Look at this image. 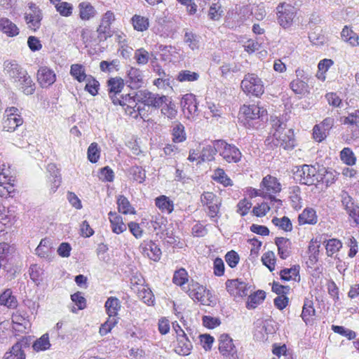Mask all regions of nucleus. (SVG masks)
<instances>
[{
  "label": "nucleus",
  "instance_id": "obj_27",
  "mask_svg": "<svg viewBox=\"0 0 359 359\" xmlns=\"http://www.w3.org/2000/svg\"><path fill=\"white\" fill-rule=\"evenodd\" d=\"M0 262L2 271L13 276L18 270L19 257L0 258Z\"/></svg>",
  "mask_w": 359,
  "mask_h": 359
},
{
  "label": "nucleus",
  "instance_id": "obj_37",
  "mask_svg": "<svg viewBox=\"0 0 359 359\" xmlns=\"http://www.w3.org/2000/svg\"><path fill=\"white\" fill-rule=\"evenodd\" d=\"M266 297V293L263 290H257V292L251 294L248 297V302L246 303V307L248 309H255L264 300Z\"/></svg>",
  "mask_w": 359,
  "mask_h": 359
},
{
  "label": "nucleus",
  "instance_id": "obj_1",
  "mask_svg": "<svg viewBox=\"0 0 359 359\" xmlns=\"http://www.w3.org/2000/svg\"><path fill=\"white\" fill-rule=\"evenodd\" d=\"M4 71L13 85L25 95L34 94L35 83L27 70L15 60H6L4 63Z\"/></svg>",
  "mask_w": 359,
  "mask_h": 359
},
{
  "label": "nucleus",
  "instance_id": "obj_17",
  "mask_svg": "<svg viewBox=\"0 0 359 359\" xmlns=\"http://www.w3.org/2000/svg\"><path fill=\"white\" fill-rule=\"evenodd\" d=\"M29 346L27 338H22L15 343L9 352L4 355V359H25V353L23 347Z\"/></svg>",
  "mask_w": 359,
  "mask_h": 359
},
{
  "label": "nucleus",
  "instance_id": "obj_32",
  "mask_svg": "<svg viewBox=\"0 0 359 359\" xmlns=\"http://www.w3.org/2000/svg\"><path fill=\"white\" fill-rule=\"evenodd\" d=\"M104 306L109 317L110 318H116L118 311L121 309L120 301L116 297H109L105 302Z\"/></svg>",
  "mask_w": 359,
  "mask_h": 359
},
{
  "label": "nucleus",
  "instance_id": "obj_64",
  "mask_svg": "<svg viewBox=\"0 0 359 359\" xmlns=\"http://www.w3.org/2000/svg\"><path fill=\"white\" fill-rule=\"evenodd\" d=\"M56 10L62 16L68 17L72 15L73 7L67 2H61L55 6Z\"/></svg>",
  "mask_w": 359,
  "mask_h": 359
},
{
  "label": "nucleus",
  "instance_id": "obj_29",
  "mask_svg": "<svg viewBox=\"0 0 359 359\" xmlns=\"http://www.w3.org/2000/svg\"><path fill=\"white\" fill-rule=\"evenodd\" d=\"M184 42L192 50L199 48L200 36L189 29H184Z\"/></svg>",
  "mask_w": 359,
  "mask_h": 359
},
{
  "label": "nucleus",
  "instance_id": "obj_45",
  "mask_svg": "<svg viewBox=\"0 0 359 359\" xmlns=\"http://www.w3.org/2000/svg\"><path fill=\"white\" fill-rule=\"evenodd\" d=\"M70 74L79 82L84 81L88 76L85 73L84 67L80 64L72 65L70 69Z\"/></svg>",
  "mask_w": 359,
  "mask_h": 359
},
{
  "label": "nucleus",
  "instance_id": "obj_4",
  "mask_svg": "<svg viewBox=\"0 0 359 359\" xmlns=\"http://www.w3.org/2000/svg\"><path fill=\"white\" fill-rule=\"evenodd\" d=\"M241 87L247 94L259 97L264 92V86L262 79L255 74H247L242 80Z\"/></svg>",
  "mask_w": 359,
  "mask_h": 359
},
{
  "label": "nucleus",
  "instance_id": "obj_20",
  "mask_svg": "<svg viewBox=\"0 0 359 359\" xmlns=\"http://www.w3.org/2000/svg\"><path fill=\"white\" fill-rule=\"evenodd\" d=\"M47 171L49 173L48 180L50 182V190L55 192L61 184V175L59 169L55 163H49L47 165Z\"/></svg>",
  "mask_w": 359,
  "mask_h": 359
},
{
  "label": "nucleus",
  "instance_id": "obj_59",
  "mask_svg": "<svg viewBox=\"0 0 359 359\" xmlns=\"http://www.w3.org/2000/svg\"><path fill=\"white\" fill-rule=\"evenodd\" d=\"M149 53L144 48H140L135 50L134 54V59L136 62L140 65H146L149 62Z\"/></svg>",
  "mask_w": 359,
  "mask_h": 359
},
{
  "label": "nucleus",
  "instance_id": "obj_41",
  "mask_svg": "<svg viewBox=\"0 0 359 359\" xmlns=\"http://www.w3.org/2000/svg\"><path fill=\"white\" fill-rule=\"evenodd\" d=\"M172 141L176 143L184 142L186 138V133L184 126L181 123H176L173 124L172 128Z\"/></svg>",
  "mask_w": 359,
  "mask_h": 359
},
{
  "label": "nucleus",
  "instance_id": "obj_26",
  "mask_svg": "<svg viewBox=\"0 0 359 359\" xmlns=\"http://www.w3.org/2000/svg\"><path fill=\"white\" fill-rule=\"evenodd\" d=\"M174 351L180 355H188L192 349V343L189 338H177L173 344Z\"/></svg>",
  "mask_w": 359,
  "mask_h": 359
},
{
  "label": "nucleus",
  "instance_id": "obj_14",
  "mask_svg": "<svg viewBox=\"0 0 359 359\" xmlns=\"http://www.w3.org/2000/svg\"><path fill=\"white\" fill-rule=\"evenodd\" d=\"M144 256L151 260L158 262L161 257V250L159 246L152 241H144L140 246Z\"/></svg>",
  "mask_w": 359,
  "mask_h": 359
},
{
  "label": "nucleus",
  "instance_id": "obj_21",
  "mask_svg": "<svg viewBox=\"0 0 359 359\" xmlns=\"http://www.w3.org/2000/svg\"><path fill=\"white\" fill-rule=\"evenodd\" d=\"M260 187L264 188L268 194H277L281 191V184L278 179L272 175H268L262 179Z\"/></svg>",
  "mask_w": 359,
  "mask_h": 359
},
{
  "label": "nucleus",
  "instance_id": "obj_60",
  "mask_svg": "<svg viewBox=\"0 0 359 359\" xmlns=\"http://www.w3.org/2000/svg\"><path fill=\"white\" fill-rule=\"evenodd\" d=\"M314 313L315 309L312 306V302L311 301L305 302L302 313V318L303 320L307 324L309 321V318L313 316Z\"/></svg>",
  "mask_w": 359,
  "mask_h": 359
},
{
  "label": "nucleus",
  "instance_id": "obj_7",
  "mask_svg": "<svg viewBox=\"0 0 359 359\" xmlns=\"http://www.w3.org/2000/svg\"><path fill=\"white\" fill-rule=\"evenodd\" d=\"M278 21L283 28L290 27L297 14V9L291 4L283 3L277 8Z\"/></svg>",
  "mask_w": 359,
  "mask_h": 359
},
{
  "label": "nucleus",
  "instance_id": "obj_43",
  "mask_svg": "<svg viewBox=\"0 0 359 359\" xmlns=\"http://www.w3.org/2000/svg\"><path fill=\"white\" fill-rule=\"evenodd\" d=\"M117 205L118 212L122 214L128 215L135 213L134 208L132 207L128 198L123 195L118 196Z\"/></svg>",
  "mask_w": 359,
  "mask_h": 359
},
{
  "label": "nucleus",
  "instance_id": "obj_25",
  "mask_svg": "<svg viewBox=\"0 0 359 359\" xmlns=\"http://www.w3.org/2000/svg\"><path fill=\"white\" fill-rule=\"evenodd\" d=\"M109 97L113 102L114 96L121 97V90L124 87L123 80L121 78H111L108 82Z\"/></svg>",
  "mask_w": 359,
  "mask_h": 359
},
{
  "label": "nucleus",
  "instance_id": "obj_62",
  "mask_svg": "<svg viewBox=\"0 0 359 359\" xmlns=\"http://www.w3.org/2000/svg\"><path fill=\"white\" fill-rule=\"evenodd\" d=\"M165 105L161 109V113L166 116L170 119H174L176 117L177 111L175 109V104L170 102L168 104L167 102L165 103Z\"/></svg>",
  "mask_w": 359,
  "mask_h": 359
},
{
  "label": "nucleus",
  "instance_id": "obj_11",
  "mask_svg": "<svg viewBox=\"0 0 359 359\" xmlns=\"http://www.w3.org/2000/svg\"><path fill=\"white\" fill-rule=\"evenodd\" d=\"M250 285L241 279L227 280L226 288L227 292L234 297H243L248 295Z\"/></svg>",
  "mask_w": 359,
  "mask_h": 359
},
{
  "label": "nucleus",
  "instance_id": "obj_36",
  "mask_svg": "<svg viewBox=\"0 0 359 359\" xmlns=\"http://www.w3.org/2000/svg\"><path fill=\"white\" fill-rule=\"evenodd\" d=\"M300 224H314L317 222L316 211L313 208H306L298 217Z\"/></svg>",
  "mask_w": 359,
  "mask_h": 359
},
{
  "label": "nucleus",
  "instance_id": "obj_30",
  "mask_svg": "<svg viewBox=\"0 0 359 359\" xmlns=\"http://www.w3.org/2000/svg\"><path fill=\"white\" fill-rule=\"evenodd\" d=\"M35 253L41 258L50 259L52 248L49 240L42 239L35 250Z\"/></svg>",
  "mask_w": 359,
  "mask_h": 359
},
{
  "label": "nucleus",
  "instance_id": "obj_9",
  "mask_svg": "<svg viewBox=\"0 0 359 359\" xmlns=\"http://www.w3.org/2000/svg\"><path fill=\"white\" fill-rule=\"evenodd\" d=\"M29 10L25 13V20L29 29L36 32L41 27L43 15L41 9L35 4H28Z\"/></svg>",
  "mask_w": 359,
  "mask_h": 359
},
{
  "label": "nucleus",
  "instance_id": "obj_54",
  "mask_svg": "<svg viewBox=\"0 0 359 359\" xmlns=\"http://www.w3.org/2000/svg\"><path fill=\"white\" fill-rule=\"evenodd\" d=\"M88 159L91 163H96L100 158V150L96 142H93L88 148Z\"/></svg>",
  "mask_w": 359,
  "mask_h": 359
},
{
  "label": "nucleus",
  "instance_id": "obj_40",
  "mask_svg": "<svg viewBox=\"0 0 359 359\" xmlns=\"http://www.w3.org/2000/svg\"><path fill=\"white\" fill-rule=\"evenodd\" d=\"M17 304L16 298L12 294L11 290L7 289L0 295L1 305L13 309L17 306Z\"/></svg>",
  "mask_w": 359,
  "mask_h": 359
},
{
  "label": "nucleus",
  "instance_id": "obj_52",
  "mask_svg": "<svg viewBox=\"0 0 359 359\" xmlns=\"http://www.w3.org/2000/svg\"><path fill=\"white\" fill-rule=\"evenodd\" d=\"M29 273L33 282L39 285L42 280L41 276L43 271L39 265L32 264L29 269Z\"/></svg>",
  "mask_w": 359,
  "mask_h": 359
},
{
  "label": "nucleus",
  "instance_id": "obj_47",
  "mask_svg": "<svg viewBox=\"0 0 359 359\" xmlns=\"http://www.w3.org/2000/svg\"><path fill=\"white\" fill-rule=\"evenodd\" d=\"M205 4H211L208 12L209 18L212 20H218L221 18L222 13L221 6L219 4V0H212V1H208L205 2Z\"/></svg>",
  "mask_w": 359,
  "mask_h": 359
},
{
  "label": "nucleus",
  "instance_id": "obj_51",
  "mask_svg": "<svg viewBox=\"0 0 359 359\" xmlns=\"http://www.w3.org/2000/svg\"><path fill=\"white\" fill-rule=\"evenodd\" d=\"M272 223L285 231H290L292 229V224L290 219L285 216L282 218L273 217L272 219Z\"/></svg>",
  "mask_w": 359,
  "mask_h": 359
},
{
  "label": "nucleus",
  "instance_id": "obj_35",
  "mask_svg": "<svg viewBox=\"0 0 359 359\" xmlns=\"http://www.w3.org/2000/svg\"><path fill=\"white\" fill-rule=\"evenodd\" d=\"M341 36L342 40L348 43L351 46L355 47L359 45L358 36L348 26H345L341 32Z\"/></svg>",
  "mask_w": 359,
  "mask_h": 359
},
{
  "label": "nucleus",
  "instance_id": "obj_13",
  "mask_svg": "<svg viewBox=\"0 0 359 359\" xmlns=\"http://www.w3.org/2000/svg\"><path fill=\"white\" fill-rule=\"evenodd\" d=\"M183 113L187 118L195 116L198 111V103L196 96L194 94L188 93L184 95L180 102Z\"/></svg>",
  "mask_w": 359,
  "mask_h": 359
},
{
  "label": "nucleus",
  "instance_id": "obj_42",
  "mask_svg": "<svg viewBox=\"0 0 359 359\" xmlns=\"http://www.w3.org/2000/svg\"><path fill=\"white\" fill-rule=\"evenodd\" d=\"M309 81L294 79L290 83V88L295 94L304 95L309 92Z\"/></svg>",
  "mask_w": 359,
  "mask_h": 359
},
{
  "label": "nucleus",
  "instance_id": "obj_56",
  "mask_svg": "<svg viewBox=\"0 0 359 359\" xmlns=\"http://www.w3.org/2000/svg\"><path fill=\"white\" fill-rule=\"evenodd\" d=\"M85 81L87 82L85 90L92 95H97L100 86L99 82L90 75H89Z\"/></svg>",
  "mask_w": 359,
  "mask_h": 359
},
{
  "label": "nucleus",
  "instance_id": "obj_8",
  "mask_svg": "<svg viewBox=\"0 0 359 359\" xmlns=\"http://www.w3.org/2000/svg\"><path fill=\"white\" fill-rule=\"evenodd\" d=\"M241 111L243 114V119L242 121L246 127L249 128H255V126L253 121L259 118H263V116L266 113L264 109H262L259 106L255 104L248 106L244 105L241 108Z\"/></svg>",
  "mask_w": 359,
  "mask_h": 359
},
{
  "label": "nucleus",
  "instance_id": "obj_12",
  "mask_svg": "<svg viewBox=\"0 0 359 359\" xmlns=\"http://www.w3.org/2000/svg\"><path fill=\"white\" fill-rule=\"evenodd\" d=\"M113 103L114 104H119L123 107L126 106V112L130 116H133L135 113V108L140 103L136 99V92L134 93H128L121 97L114 96L113 98Z\"/></svg>",
  "mask_w": 359,
  "mask_h": 359
},
{
  "label": "nucleus",
  "instance_id": "obj_33",
  "mask_svg": "<svg viewBox=\"0 0 359 359\" xmlns=\"http://www.w3.org/2000/svg\"><path fill=\"white\" fill-rule=\"evenodd\" d=\"M12 320L13 323L15 325L13 328L18 332L27 333L25 330L30 327V323L29 320H26L25 316L18 312L13 316Z\"/></svg>",
  "mask_w": 359,
  "mask_h": 359
},
{
  "label": "nucleus",
  "instance_id": "obj_6",
  "mask_svg": "<svg viewBox=\"0 0 359 359\" xmlns=\"http://www.w3.org/2000/svg\"><path fill=\"white\" fill-rule=\"evenodd\" d=\"M187 293L192 299L197 300L203 305L210 306L212 303L210 291L197 282L191 280L188 284Z\"/></svg>",
  "mask_w": 359,
  "mask_h": 359
},
{
  "label": "nucleus",
  "instance_id": "obj_5",
  "mask_svg": "<svg viewBox=\"0 0 359 359\" xmlns=\"http://www.w3.org/2000/svg\"><path fill=\"white\" fill-rule=\"evenodd\" d=\"M136 99L137 102L143 104L144 106L155 109L161 107L164 103L168 102V97L166 96L151 93L148 90L137 91Z\"/></svg>",
  "mask_w": 359,
  "mask_h": 359
},
{
  "label": "nucleus",
  "instance_id": "obj_46",
  "mask_svg": "<svg viewBox=\"0 0 359 359\" xmlns=\"http://www.w3.org/2000/svg\"><path fill=\"white\" fill-rule=\"evenodd\" d=\"M132 23L135 29L139 32L147 30L149 27V19L138 15L132 18Z\"/></svg>",
  "mask_w": 359,
  "mask_h": 359
},
{
  "label": "nucleus",
  "instance_id": "obj_61",
  "mask_svg": "<svg viewBox=\"0 0 359 359\" xmlns=\"http://www.w3.org/2000/svg\"><path fill=\"white\" fill-rule=\"evenodd\" d=\"M130 174L133 175V180L142 183L146 178L145 170L140 166H133L130 169Z\"/></svg>",
  "mask_w": 359,
  "mask_h": 359
},
{
  "label": "nucleus",
  "instance_id": "obj_55",
  "mask_svg": "<svg viewBox=\"0 0 359 359\" xmlns=\"http://www.w3.org/2000/svg\"><path fill=\"white\" fill-rule=\"evenodd\" d=\"M188 281V274L184 269L176 271L172 278V282L177 285L182 286Z\"/></svg>",
  "mask_w": 359,
  "mask_h": 359
},
{
  "label": "nucleus",
  "instance_id": "obj_48",
  "mask_svg": "<svg viewBox=\"0 0 359 359\" xmlns=\"http://www.w3.org/2000/svg\"><path fill=\"white\" fill-rule=\"evenodd\" d=\"M19 257L16 249L13 245L4 243L0 246V258Z\"/></svg>",
  "mask_w": 359,
  "mask_h": 359
},
{
  "label": "nucleus",
  "instance_id": "obj_50",
  "mask_svg": "<svg viewBox=\"0 0 359 359\" xmlns=\"http://www.w3.org/2000/svg\"><path fill=\"white\" fill-rule=\"evenodd\" d=\"M340 157L341 161L348 165H353L355 163L356 158L353 151L348 147L341 150Z\"/></svg>",
  "mask_w": 359,
  "mask_h": 359
},
{
  "label": "nucleus",
  "instance_id": "obj_18",
  "mask_svg": "<svg viewBox=\"0 0 359 359\" xmlns=\"http://www.w3.org/2000/svg\"><path fill=\"white\" fill-rule=\"evenodd\" d=\"M56 76L53 70L41 67L37 72V80L42 88H47L55 81Z\"/></svg>",
  "mask_w": 359,
  "mask_h": 359
},
{
  "label": "nucleus",
  "instance_id": "obj_44",
  "mask_svg": "<svg viewBox=\"0 0 359 359\" xmlns=\"http://www.w3.org/2000/svg\"><path fill=\"white\" fill-rule=\"evenodd\" d=\"M200 77L198 72L190 70H181L178 72L176 79L179 82H193L197 81Z\"/></svg>",
  "mask_w": 359,
  "mask_h": 359
},
{
  "label": "nucleus",
  "instance_id": "obj_31",
  "mask_svg": "<svg viewBox=\"0 0 359 359\" xmlns=\"http://www.w3.org/2000/svg\"><path fill=\"white\" fill-rule=\"evenodd\" d=\"M155 204L160 210L168 214L171 213L174 209V204L168 196L162 195L155 199Z\"/></svg>",
  "mask_w": 359,
  "mask_h": 359
},
{
  "label": "nucleus",
  "instance_id": "obj_3",
  "mask_svg": "<svg viewBox=\"0 0 359 359\" xmlns=\"http://www.w3.org/2000/svg\"><path fill=\"white\" fill-rule=\"evenodd\" d=\"M215 145L219 149V154L227 163H237L241 161L242 153L234 144H229L223 140H215Z\"/></svg>",
  "mask_w": 359,
  "mask_h": 359
},
{
  "label": "nucleus",
  "instance_id": "obj_15",
  "mask_svg": "<svg viewBox=\"0 0 359 359\" xmlns=\"http://www.w3.org/2000/svg\"><path fill=\"white\" fill-rule=\"evenodd\" d=\"M341 198V203L347 213L357 224H359V207L354 205L353 198L348 195L347 191H342Z\"/></svg>",
  "mask_w": 359,
  "mask_h": 359
},
{
  "label": "nucleus",
  "instance_id": "obj_39",
  "mask_svg": "<svg viewBox=\"0 0 359 359\" xmlns=\"http://www.w3.org/2000/svg\"><path fill=\"white\" fill-rule=\"evenodd\" d=\"M79 15L83 20H88L93 18L96 13L94 7L89 2H81L79 5Z\"/></svg>",
  "mask_w": 359,
  "mask_h": 359
},
{
  "label": "nucleus",
  "instance_id": "obj_10",
  "mask_svg": "<svg viewBox=\"0 0 359 359\" xmlns=\"http://www.w3.org/2000/svg\"><path fill=\"white\" fill-rule=\"evenodd\" d=\"M273 144L285 149H292L294 147L295 140L292 130L288 129L273 133Z\"/></svg>",
  "mask_w": 359,
  "mask_h": 359
},
{
  "label": "nucleus",
  "instance_id": "obj_22",
  "mask_svg": "<svg viewBox=\"0 0 359 359\" xmlns=\"http://www.w3.org/2000/svg\"><path fill=\"white\" fill-rule=\"evenodd\" d=\"M108 215L113 233L120 234L127 229L126 225L123 222V218L121 215L111 211L109 212Z\"/></svg>",
  "mask_w": 359,
  "mask_h": 359
},
{
  "label": "nucleus",
  "instance_id": "obj_19",
  "mask_svg": "<svg viewBox=\"0 0 359 359\" xmlns=\"http://www.w3.org/2000/svg\"><path fill=\"white\" fill-rule=\"evenodd\" d=\"M153 67V71L158 76V78L154 81V85L162 89L170 87L171 80L170 75L167 74L158 65H154Z\"/></svg>",
  "mask_w": 359,
  "mask_h": 359
},
{
  "label": "nucleus",
  "instance_id": "obj_57",
  "mask_svg": "<svg viewBox=\"0 0 359 359\" xmlns=\"http://www.w3.org/2000/svg\"><path fill=\"white\" fill-rule=\"evenodd\" d=\"M341 242L335 238L330 239L326 245V252L328 256L331 257L341 248Z\"/></svg>",
  "mask_w": 359,
  "mask_h": 359
},
{
  "label": "nucleus",
  "instance_id": "obj_23",
  "mask_svg": "<svg viewBox=\"0 0 359 359\" xmlns=\"http://www.w3.org/2000/svg\"><path fill=\"white\" fill-rule=\"evenodd\" d=\"M275 244L278 247V254L281 259H285L290 257L292 243L288 238L277 237L275 239Z\"/></svg>",
  "mask_w": 359,
  "mask_h": 359
},
{
  "label": "nucleus",
  "instance_id": "obj_38",
  "mask_svg": "<svg viewBox=\"0 0 359 359\" xmlns=\"http://www.w3.org/2000/svg\"><path fill=\"white\" fill-rule=\"evenodd\" d=\"M219 350L224 356L233 355L236 353L232 338H224L219 344Z\"/></svg>",
  "mask_w": 359,
  "mask_h": 359
},
{
  "label": "nucleus",
  "instance_id": "obj_16",
  "mask_svg": "<svg viewBox=\"0 0 359 359\" xmlns=\"http://www.w3.org/2000/svg\"><path fill=\"white\" fill-rule=\"evenodd\" d=\"M142 72L136 67H130L127 71L126 82L133 89H137L142 86L144 83Z\"/></svg>",
  "mask_w": 359,
  "mask_h": 359
},
{
  "label": "nucleus",
  "instance_id": "obj_53",
  "mask_svg": "<svg viewBox=\"0 0 359 359\" xmlns=\"http://www.w3.org/2000/svg\"><path fill=\"white\" fill-rule=\"evenodd\" d=\"M280 276L283 280H296V277L299 276V266H294L290 269H284L280 271Z\"/></svg>",
  "mask_w": 359,
  "mask_h": 359
},
{
  "label": "nucleus",
  "instance_id": "obj_49",
  "mask_svg": "<svg viewBox=\"0 0 359 359\" xmlns=\"http://www.w3.org/2000/svg\"><path fill=\"white\" fill-rule=\"evenodd\" d=\"M213 179L217 182L222 184L224 187L231 186L233 184L231 180L222 168H217L215 170Z\"/></svg>",
  "mask_w": 359,
  "mask_h": 359
},
{
  "label": "nucleus",
  "instance_id": "obj_24",
  "mask_svg": "<svg viewBox=\"0 0 359 359\" xmlns=\"http://www.w3.org/2000/svg\"><path fill=\"white\" fill-rule=\"evenodd\" d=\"M0 31L8 37H13L19 34L17 25L7 18H0Z\"/></svg>",
  "mask_w": 359,
  "mask_h": 359
},
{
  "label": "nucleus",
  "instance_id": "obj_28",
  "mask_svg": "<svg viewBox=\"0 0 359 359\" xmlns=\"http://www.w3.org/2000/svg\"><path fill=\"white\" fill-rule=\"evenodd\" d=\"M23 123V119L21 116L4 117L2 122L3 130L7 132H13L18 127Z\"/></svg>",
  "mask_w": 359,
  "mask_h": 359
},
{
  "label": "nucleus",
  "instance_id": "obj_58",
  "mask_svg": "<svg viewBox=\"0 0 359 359\" xmlns=\"http://www.w3.org/2000/svg\"><path fill=\"white\" fill-rule=\"evenodd\" d=\"M262 261L270 271H273L275 269L276 258L273 252L269 251L264 253L262 257Z\"/></svg>",
  "mask_w": 359,
  "mask_h": 359
},
{
  "label": "nucleus",
  "instance_id": "obj_2",
  "mask_svg": "<svg viewBox=\"0 0 359 359\" xmlns=\"http://www.w3.org/2000/svg\"><path fill=\"white\" fill-rule=\"evenodd\" d=\"M317 168L312 165L304 164L297 167L294 172V178L302 184L313 185L323 180Z\"/></svg>",
  "mask_w": 359,
  "mask_h": 359
},
{
  "label": "nucleus",
  "instance_id": "obj_63",
  "mask_svg": "<svg viewBox=\"0 0 359 359\" xmlns=\"http://www.w3.org/2000/svg\"><path fill=\"white\" fill-rule=\"evenodd\" d=\"M49 338H38L33 344V349L36 351H46L50 346Z\"/></svg>",
  "mask_w": 359,
  "mask_h": 359
},
{
  "label": "nucleus",
  "instance_id": "obj_34",
  "mask_svg": "<svg viewBox=\"0 0 359 359\" xmlns=\"http://www.w3.org/2000/svg\"><path fill=\"white\" fill-rule=\"evenodd\" d=\"M217 153H219V149L215 145V140L212 146L206 145L203 147L198 158H200L201 161H211L215 159V156Z\"/></svg>",
  "mask_w": 359,
  "mask_h": 359
}]
</instances>
